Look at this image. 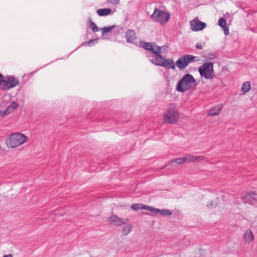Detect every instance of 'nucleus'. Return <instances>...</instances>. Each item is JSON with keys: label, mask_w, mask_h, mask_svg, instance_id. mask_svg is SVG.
I'll return each mask as SVG.
<instances>
[{"label": "nucleus", "mask_w": 257, "mask_h": 257, "mask_svg": "<svg viewBox=\"0 0 257 257\" xmlns=\"http://www.w3.org/2000/svg\"><path fill=\"white\" fill-rule=\"evenodd\" d=\"M3 257H13V255L11 254H6L3 256Z\"/></svg>", "instance_id": "34"}, {"label": "nucleus", "mask_w": 257, "mask_h": 257, "mask_svg": "<svg viewBox=\"0 0 257 257\" xmlns=\"http://www.w3.org/2000/svg\"><path fill=\"white\" fill-rule=\"evenodd\" d=\"M207 206L209 207H214L217 206V203L215 201H210L207 203Z\"/></svg>", "instance_id": "28"}, {"label": "nucleus", "mask_w": 257, "mask_h": 257, "mask_svg": "<svg viewBox=\"0 0 257 257\" xmlns=\"http://www.w3.org/2000/svg\"><path fill=\"white\" fill-rule=\"evenodd\" d=\"M173 163H175L178 164H183L185 163V161L184 160V158L183 157L182 158H177V159H175L174 160H172L171 161V163L172 164Z\"/></svg>", "instance_id": "25"}, {"label": "nucleus", "mask_w": 257, "mask_h": 257, "mask_svg": "<svg viewBox=\"0 0 257 257\" xmlns=\"http://www.w3.org/2000/svg\"><path fill=\"white\" fill-rule=\"evenodd\" d=\"M19 80L12 75H7L6 77L0 73V88L3 91H8L14 88L19 84Z\"/></svg>", "instance_id": "3"}, {"label": "nucleus", "mask_w": 257, "mask_h": 257, "mask_svg": "<svg viewBox=\"0 0 257 257\" xmlns=\"http://www.w3.org/2000/svg\"><path fill=\"white\" fill-rule=\"evenodd\" d=\"M250 89V84L249 81L244 82L241 87V90L244 92H247Z\"/></svg>", "instance_id": "21"}, {"label": "nucleus", "mask_w": 257, "mask_h": 257, "mask_svg": "<svg viewBox=\"0 0 257 257\" xmlns=\"http://www.w3.org/2000/svg\"><path fill=\"white\" fill-rule=\"evenodd\" d=\"M132 226L128 224L124 226L122 229V233L124 235H127L132 230Z\"/></svg>", "instance_id": "22"}, {"label": "nucleus", "mask_w": 257, "mask_h": 257, "mask_svg": "<svg viewBox=\"0 0 257 257\" xmlns=\"http://www.w3.org/2000/svg\"><path fill=\"white\" fill-rule=\"evenodd\" d=\"M195 57L192 55H184L179 58L176 61V66L180 69L184 70L191 63L193 62Z\"/></svg>", "instance_id": "8"}, {"label": "nucleus", "mask_w": 257, "mask_h": 257, "mask_svg": "<svg viewBox=\"0 0 257 257\" xmlns=\"http://www.w3.org/2000/svg\"><path fill=\"white\" fill-rule=\"evenodd\" d=\"M78 49V47H77V48L75 49V50H77Z\"/></svg>", "instance_id": "38"}, {"label": "nucleus", "mask_w": 257, "mask_h": 257, "mask_svg": "<svg viewBox=\"0 0 257 257\" xmlns=\"http://www.w3.org/2000/svg\"><path fill=\"white\" fill-rule=\"evenodd\" d=\"M78 49V47H77V48L75 49V50H77Z\"/></svg>", "instance_id": "37"}, {"label": "nucleus", "mask_w": 257, "mask_h": 257, "mask_svg": "<svg viewBox=\"0 0 257 257\" xmlns=\"http://www.w3.org/2000/svg\"><path fill=\"white\" fill-rule=\"evenodd\" d=\"M151 18L154 22H157L162 25H164L169 21L170 18V14L167 11L155 8Z\"/></svg>", "instance_id": "5"}, {"label": "nucleus", "mask_w": 257, "mask_h": 257, "mask_svg": "<svg viewBox=\"0 0 257 257\" xmlns=\"http://www.w3.org/2000/svg\"><path fill=\"white\" fill-rule=\"evenodd\" d=\"M111 12L109 8L99 9L97 10L96 13L99 16H106L109 15Z\"/></svg>", "instance_id": "17"}, {"label": "nucleus", "mask_w": 257, "mask_h": 257, "mask_svg": "<svg viewBox=\"0 0 257 257\" xmlns=\"http://www.w3.org/2000/svg\"><path fill=\"white\" fill-rule=\"evenodd\" d=\"M89 27L93 32H96L99 31V28L97 27L96 24L91 20H90Z\"/></svg>", "instance_id": "23"}, {"label": "nucleus", "mask_w": 257, "mask_h": 257, "mask_svg": "<svg viewBox=\"0 0 257 257\" xmlns=\"http://www.w3.org/2000/svg\"><path fill=\"white\" fill-rule=\"evenodd\" d=\"M18 105L15 101H13L11 104L7 106L6 109V111L8 114L12 113L18 107Z\"/></svg>", "instance_id": "18"}, {"label": "nucleus", "mask_w": 257, "mask_h": 257, "mask_svg": "<svg viewBox=\"0 0 257 257\" xmlns=\"http://www.w3.org/2000/svg\"><path fill=\"white\" fill-rule=\"evenodd\" d=\"M178 112L173 104H171L168 111L164 114V122L169 123L175 122L177 120Z\"/></svg>", "instance_id": "7"}, {"label": "nucleus", "mask_w": 257, "mask_h": 257, "mask_svg": "<svg viewBox=\"0 0 257 257\" xmlns=\"http://www.w3.org/2000/svg\"><path fill=\"white\" fill-rule=\"evenodd\" d=\"M191 29L194 32L202 30L206 27V24L198 20H193L190 22Z\"/></svg>", "instance_id": "10"}, {"label": "nucleus", "mask_w": 257, "mask_h": 257, "mask_svg": "<svg viewBox=\"0 0 257 257\" xmlns=\"http://www.w3.org/2000/svg\"><path fill=\"white\" fill-rule=\"evenodd\" d=\"M109 221L116 226H121L127 221V219L120 218L117 215H112L109 218Z\"/></svg>", "instance_id": "11"}, {"label": "nucleus", "mask_w": 257, "mask_h": 257, "mask_svg": "<svg viewBox=\"0 0 257 257\" xmlns=\"http://www.w3.org/2000/svg\"><path fill=\"white\" fill-rule=\"evenodd\" d=\"M142 48L146 50L150 51L153 55L150 53L147 54V57L149 61L155 65L163 67L166 69H175V64L172 59H167L162 55V48L165 46H158L154 43L144 42L142 45Z\"/></svg>", "instance_id": "1"}, {"label": "nucleus", "mask_w": 257, "mask_h": 257, "mask_svg": "<svg viewBox=\"0 0 257 257\" xmlns=\"http://www.w3.org/2000/svg\"><path fill=\"white\" fill-rule=\"evenodd\" d=\"M78 49V47H77V48L75 49V50H77Z\"/></svg>", "instance_id": "35"}, {"label": "nucleus", "mask_w": 257, "mask_h": 257, "mask_svg": "<svg viewBox=\"0 0 257 257\" xmlns=\"http://www.w3.org/2000/svg\"><path fill=\"white\" fill-rule=\"evenodd\" d=\"M153 207L143 204L142 207V209H145L146 210H148L151 212H152V209H153Z\"/></svg>", "instance_id": "29"}, {"label": "nucleus", "mask_w": 257, "mask_h": 257, "mask_svg": "<svg viewBox=\"0 0 257 257\" xmlns=\"http://www.w3.org/2000/svg\"><path fill=\"white\" fill-rule=\"evenodd\" d=\"M27 140V137L25 135L16 133L9 135L6 143L9 148H15L23 144Z\"/></svg>", "instance_id": "4"}, {"label": "nucleus", "mask_w": 257, "mask_h": 257, "mask_svg": "<svg viewBox=\"0 0 257 257\" xmlns=\"http://www.w3.org/2000/svg\"><path fill=\"white\" fill-rule=\"evenodd\" d=\"M196 49H197L198 50H201V49H202L203 47L201 44H200L199 43H197L196 45Z\"/></svg>", "instance_id": "33"}, {"label": "nucleus", "mask_w": 257, "mask_h": 257, "mask_svg": "<svg viewBox=\"0 0 257 257\" xmlns=\"http://www.w3.org/2000/svg\"><path fill=\"white\" fill-rule=\"evenodd\" d=\"M218 25L223 29L224 34L226 36L229 34V29L227 27V24L225 19L222 17L218 21Z\"/></svg>", "instance_id": "15"}, {"label": "nucleus", "mask_w": 257, "mask_h": 257, "mask_svg": "<svg viewBox=\"0 0 257 257\" xmlns=\"http://www.w3.org/2000/svg\"><path fill=\"white\" fill-rule=\"evenodd\" d=\"M184 158L185 163H190L198 160H203L204 159V157L202 156H195L190 154H186Z\"/></svg>", "instance_id": "13"}, {"label": "nucleus", "mask_w": 257, "mask_h": 257, "mask_svg": "<svg viewBox=\"0 0 257 257\" xmlns=\"http://www.w3.org/2000/svg\"><path fill=\"white\" fill-rule=\"evenodd\" d=\"M78 49V47H77V48L75 49V50H77Z\"/></svg>", "instance_id": "36"}, {"label": "nucleus", "mask_w": 257, "mask_h": 257, "mask_svg": "<svg viewBox=\"0 0 257 257\" xmlns=\"http://www.w3.org/2000/svg\"><path fill=\"white\" fill-rule=\"evenodd\" d=\"M252 232L250 229H247L244 234V240L245 243H249L253 240Z\"/></svg>", "instance_id": "16"}, {"label": "nucleus", "mask_w": 257, "mask_h": 257, "mask_svg": "<svg viewBox=\"0 0 257 257\" xmlns=\"http://www.w3.org/2000/svg\"><path fill=\"white\" fill-rule=\"evenodd\" d=\"M172 214V212L169 209H162L161 213L160 214L163 216H169Z\"/></svg>", "instance_id": "26"}, {"label": "nucleus", "mask_w": 257, "mask_h": 257, "mask_svg": "<svg viewBox=\"0 0 257 257\" xmlns=\"http://www.w3.org/2000/svg\"><path fill=\"white\" fill-rule=\"evenodd\" d=\"M115 26L114 25H112L109 27H104L100 29V30L102 31V38L103 39H105V38L104 37V34L106 33H108V32H110L111 30H112Z\"/></svg>", "instance_id": "19"}, {"label": "nucleus", "mask_w": 257, "mask_h": 257, "mask_svg": "<svg viewBox=\"0 0 257 257\" xmlns=\"http://www.w3.org/2000/svg\"><path fill=\"white\" fill-rule=\"evenodd\" d=\"M198 71L201 77L209 80L213 79L214 77L213 63L212 62L204 63L198 68Z\"/></svg>", "instance_id": "6"}, {"label": "nucleus", "mask_w": 257, "mask_h": 257, "mask_svg": "<svg viewBox=\"0 0 257 257\" xmlns=\"http://www.w3.org/2000/svg\"><path fill=\"white\" fill-rule=\"evenodd\" d=\"M107 2L109 4L117 5L119 3V0H107Z\"/></svg>", "instance_id": "30"}, {"label": "nucleus", "mask_w": 257, "mask_h": 257, "mask_svg": "<svg viewBox=\"0 0 257 257\" xmlns=\"http://www.w3.org/2000/svg\"><path fill=\"white\" fill-rule=\"evenodd\" d=\"M142 205H143V204H141V203L134 204L131 205V208L132 210H135V211L141 210V209H142Z\"/></svg>", "instance_id": "27"}, {"label": "nucleus", "mask_w": 257, "mask_h": 257, "mask_svg": "<svg viewBox=\"0 0 257 257\" xmlns=\"http://www.w3.org/2000/svg\"><path fill=\"white\" fill-rule=\"evenodd\" d=\"M125 36L126 39V42L129 43H132L137 39L136 32L133 30H128L127 31Z\"/></svg>", "instance_id": "12"}, {"label": "nucleus", "mask_w": 257, "mask_h": 257, "mask_svg": "<svg viewBox=\"0 0 257 257\" xmlns=\"http://www.w3.org/2000/svg\"><path fill=\"white\" fill-rule=\"evenodd\" d=\"M99 39L98 38L91 39L87 42H83L81 44V46H92L97 43V41Z\"/></svg>", "instance_id": "20"}, {"label": "nucleus", "mask_w": 257, "mask_h": 257, "mask_svg": "<svg viewBox=\"0 0 257 257\" xmlns=\"http://www.w3.org/2000/svg\"><path fill=\"white\" fill-rule=\"evenodd\" d=\"M8 114H9L7 113V111H6V110H5L4 111H0V116H4Z\"/></svg>", "instance_id": "32"}, {"label": "nucleus", "mask_w": 257, "mask_h": 257, "mask_svg": "<svg viewBox=\"0 0 257 257\" xmlns=\"http://www.w3.org/2000/svg\"><path fill=\"white\" fill-rule=\"evenodd\" d=\"M152 209V212L153 213H159V214L161 213L162 209H157L156 208L153 207Z\"/></svg>", "instance_id": "31"}, {"label": "nucleus", "mask_w": 257, "mask_h": 257, "mask_svg": "<svg viewBox=\"0 0 257 257\" xmlns=\"http://www.w3.org/2000/svg\"><path fill=\"white\" fill-rule=\"evenodd\" d=\"M196 85L195 79L190 74H185L178 82L176 90L180 92L184 93L195 87Z\"/></svg>", "instance_id": "2"}, {"label": "nucleus", "mask_w": 257, "mask_h": 257, "mask_svg": "<svg viewBox=\"0 0 257 257\" xmlns=\"http://www.w3.org/2000/svg\"><path fill=\"white\" fill-rule=\"evenodd\" d=\"M222 109V104L217 105L208 110V115L211 116L217 115L219 114Z\"/></svg>", "instance_id": "14"}, {"label": "nucleus", "mask_w": 257, "mask_h": 257, "mask_svg": "<svg viewBox=\"0 0 257 257\" xmlns=\"http://www.w3.org/2000/svg\"><path fill=\"white\" fill-rule=\"evenodd\" d=\"M217 54L215 53H209L205 56V59L209 60H213L217 58Z\"/></svg>", "instance_id": "24"}, {"label": "nucleus", "mask_w": 257, "mask_h": 257, "mask_svg": "<svg viewBox=\"0 0 257 257\" xmlns=\"http://www.w3.org/2000/svg\"><path fill=\"white\" fill-rule=\"evenodd\" d=\"M242 200L244 204L254 205L257 201V194L255 192H250L242 197Z\"/></svg>", "instance_id": "9"}]
</instances>
